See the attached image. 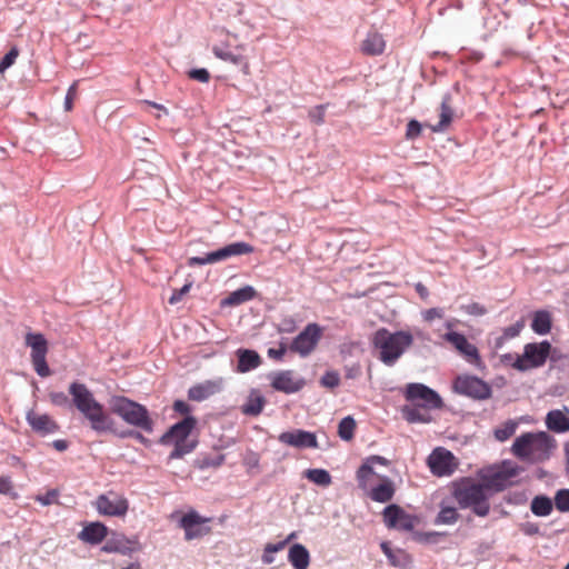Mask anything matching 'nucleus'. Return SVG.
Returning <instances> with one entry per match:
<instances>
[{"mask_svg":"<svg viewBox=\"0 0 569 569\" xmlns=\"http://www.w3.org/2000/svg\"><path fill=\"white\" fill-rule=\"evenodd\" d=\"M109 535L108 527L100 521L88 522L78 533V539L84 543L96 546L102 542Z\"/></svg>","mask_w":569,"mask_h":569,"instance_id":"obj_20","label":"nucleus"},{"mask_svg":"<svg viewBox=\"0 0 569 569\" xmlns=\"http://www.w3.org/2000/svg\"><path fill=\"white\" fill-rule=\"evenodd\" d=\"M556 448V440L549 433L545 431L533 432L531 440V462H543L551 457L553 449Z\"/></svg>","mask_w":569,"mask_h":569,"instance_id":"obj_17","label":"nucleus"},{"mask_svg":"<svg viewBox=\"0 0 569 569\" xmlns=\"http://www.w3.org/2000/svg\"><path fill=\"white\" fill-rule=\"evenodd\" d=\"M517 427H518V425L516 421L508 420L501 427H499L495 430V438L498 441L503 442V441L508 440L511 436H513Z\"/></svg>","mask_w":569,"mask_h":569,"instance_id":"obj_42","label":"nucleus"},{"mask_svg":"<svg viewBox=\"0 0 569 569\" xmlns=\"http://www.w3.org/2000/svg\"><path fill=\"white\" fill-rule=\"evenodd\" d=\"M112 413L120 417L126 423L147 433L153 432V420L147 407L124 396H113L109 401Z\"/></svg>","mask_w":569,"mask_h":569,"instance_id":"obj_5","label":"nucleus"},{"mask_svg":"<svg viewBox=\"0 0 569 569\" xmlns=\"http://www.w3.org/2000/svg\"><path fill=\"white\" fill-rule=\"evenodd\" d=\"M395 492V483L388 477H385L381 483L370 490L369 497L376 502L386 503L393 498Z\"/></svg>","mask_w":569,"mask_h":569,"instance_id":"obj_29","label":"nucleus"},{"mask_svg":"<svg viewBox=\"0 0 569 569\" xmlns=\"http://www.w3.org/2000/svg\"><path fill=\"white\" fill-rule=\"evenodd\" d=\"M26 419L32 430L41 436L51 435L59 430L58 423L47 413L38 415L30 410Z\"/></svg>","mask_w":569,"mask_h":569,"instance_id":"obj_21","label":"nucleus"},{"mask_svg":"<svg viewBox=\"0 0 569 569\" xmlns=\"http://www.w3.org/2000/svg\"><path fill=\"white\" fill-rule=\"evenodd\" d=\"M452 387L455 392L473 400H487L492 395L491 386L488 382L470 375L458 376Z\"/></svg>","mask_w":569,"mask_h":569,"instance_id":"obj_8","label":"nucleus"},{"mask_svg":"<svg viewBox=\"0 0 569 569\" xmlns=\"http://www.w3.org/2000/svg\"><path fill=\"white\" fill-rule=\"evenodd\" d=\"M460 515L457 511V508L442 500L439 503V512L435 518V525H455Z\"/></svg>","mask_w":569,"mask_h":569,"instance_id":"obj_34","label":"nucleus"},{"mask_svg":"<svg viewBox=\"0 0 569 569\" xmlns=\"http://www.w3.org/2000/svg\"><path fill=\"white\" fill-rule=\"evenodd\" d=\"M286 546V541H279L277 543H268L264 548L267 553H274L282 550Z\"/></svg>","mask_w":569,"mask_h":569,"instance_id":"obj_64","label":"nucleus"},{"mask_svg":"<svg viewBox=\"0 0 569 569\" xmlns=\"http://www.w3.org/2000/svg\"><path fill=\"white\" fill-rule=\"evenodd\" d=\"M340 383V376L335 370L326 371L320 378V385L325 388L333 389Z\"/></svg>","mask_w":569,"mask_h":569,"instance_id":"obj_44","label":"nucleus"},{"mask_svg":"<svg viewBox=\"0 0 569 569\" xmlns=\"http://www.w3.org/2000/svg\"><path fill=\"white\" fill-rule=\"evenodd\" d=\"M49 398L51 403L57 407H76L73 400H70L69 397L62 391H52L50 392Z\"/></svg>","mask_w":569,"mask_h":569,"instance_id":"obj_45","label":"nucleus"},{"mask_svg":"<svg viewBox=\"0 0 569 569\" xmlns=\"http://www.w3.org/2000/svg\"><path fill=\"white\" fill-rule=\"evenodd\" d=\"M322 336V328L318 323H308L303 330L293 338L289 350L307 358L317 347Z\"/></svg>","mask_w":569,"mask_h":569,"instance_id":"obj_10","label":"nucleus"},{"mask_svg":"<svg viewBox=\"0 0 569 569\" xmlns=\"http://www.w3.org/2000/svg\"><path fill=\"white\" fill-rule=\"evenodd\" d=\"M428 466L435 476H450L456 469L455 456L445 448H436L428 457Z\"/></svg>","mask_w":569,"mask_h":569,"instance_id":"obj_14","label":"nucleus"},{"mask_svg":"<svg viewBox=\"0 0 569 569\" xmlns=\"http://www.w3.org/2000/svg\"><path fill=\"white\" fill-rule=\"evenodd\" d=\"M371 343L379 350L378 359L392 367L413 343V336L405 330L391 332L387 328H380L372 335Z\"/></svg>","mask_w":569,"mask_h":569,"instance_id":"obj_2","label":"nucleus"},{"mask_svg":"<svg viewBox=\"0 0 569 569\" xmlns=\"http://www.w3.org/2000/svg\"><path fill=\"white\" fill-rule=\"evenodd\" d=\"M531 329L537 335L543 336L551 330V315L547 310H538L533 313Z\"/></svg>","mask_w":569,"mask_h":569,"instance_id":"obj_36","label":"nucleus"},{"mask_svg":"<svg viewBox=\"0 0 569 569\" xmlns=\"http://www.w3.org/2000/svg\"><path fill=\"white\" fill-rule=\"evenodd\" d=\"M266 399L256 389L251 390L247 401L241 406V412L246 416L256 417L261 413Z\"/></svg>","mask_w":569,"mask_h":569,"instance_id":"obj_32","label":"nucleus"},{"mask_svg":"<svg viewBox=\"0 0 569 569\" xmlns=\"http://www.w3.org/2000/svg\"><path fill=\"white\" fill-rule=\"evenodd\" d=\"M519 473V468L510 461H503L499 468L489 469L482 475V483L486 489L502 491L510 485V479Z\"/></svg>","mask_w":569,"mask_h":569,"instance_id":"obj_12","label":"nucleus"},{"mask_svg":"<svg viewBox=\"0 0 569 569\" xmlns=\"http://www.w3.org/2000/svg\"><path fill=\"white\" fill-rule=\"evenodd\" d=\"M278 440L283 445L298 449L318 448L316 433L302 429L283 431L279 435Z\"/></svg>","mask_w":569,"mask_h":569,"instance_id":"obj_18","label":"nucleus"},{"mask_svg":"<svg viewBox=\"0 0 569 569\" xmlns=\"http://www.w3.org/2000/svg\"><path fill=\"white\" fill-rule=\"evenodd\" d=\"M188 76L191 79L197 80L199 82H203V83L208 82L210 79V73L206 68L191 69L188 72Z\"/></svg>","mask_w":569,"mask_h":569,"instance_id":"obj_54","label":"nucleus"},{"mask_svg":"<svg viewBox=\"0 0 569 569\" xmlns=\"http://www.w3.org/2000/svg\"><path fill=\"white\" fill-rule=\"evenodd\" d=\"M69 395L72 396L77 410L89 421L90 428L98 435L111 432L120 439L132 438L133 429L117 430L114 420L108 415L87 387V385L73 381L69 386Z\"/></svg>","mask_w":569,"mask_h":569,"instance_id":"obj_1","label":"nucleus"},{"mask_svg":"<svg viewBox=\"0 0 569 569\" xmlns=\"http://www.w3.org/2000/svg\"><path fill=\"white\" fill-rule=\"evenodd\" d=\"M27 347L31 348V361L34 371L42 378L50 375V368L47 363L46 356L48 352V341L40 332H28L24 338Z\"/></svg>","mask_w":569,"mask_h":569,"instance_id":"obj_9","label":"nucleus"},{"mask_svg":"<svg viewBox=\"0 0 569 569\" xmlns=\"http://www.w3.org/2000/svg\"><path fill=\"white\" fill-rule=\"evenodd\" d=\"M386 49V40L377 30H370L360 44V51L365 56L376 57L383 53Z\"/></svg>","mask_w":569,"mask_h":569,"instance_id":"obj_25","label":"nucleus"},{"mask_svg":"<svg viewBox=\"0 0 569 569\" xmlns=\"http://www.w3.org/2000/svg\"><path fill=\"white\" fill-rule=\"evenodd\" d=\"M445 339L450 342L466 359L476 366L481 363L477 347L468 341L465 335L457 331H449Z\"/></svg>","mask_w":569,"mask_h":569,"instance_id":"obj_19","label":"nucleus"},{"mask_svg":"<svg viewBox=\"0 0 569 569\" xmlns=\"http://www.w3.org/2000/svg\"><path fill=\"white\" fill-rule=\"evenodd\" d=\"M197 426V419L193 416H186L182 420L173 423L159 439L163 446L172 445L173 449L168 456V462L181 459L191 453L198 446L197 439H189L192 430Z\"/></svg>","mask_w":569,"mask_h":569,"instance_id":"obj_4","label":"nucleus"},{"mask_svg":"<svg viewBox=\"0 0 569 569\" xmlns=\"http://www.w3.org/2000/svg\"><path fill=\"white\" fill-rule=\"evenodd\" d=\"M328 104H318L309 110V118L316 124L325 122V113Z\"/></svg>","mask_w":569,"mask_h":569,"instance_id":"obj_48","label":"nucleus"},{"mask_svg":"<svg viewBox=\"0 0 569 569\" xmlns=\"http://www.w3.org/2000/svg\"><path fill=\"white\" fill-rule=\"evenodd\" d=\"M546 426L557 433L569 431V418L559 409L550 410L546 416Z\"/></svg>","mask_w":569,"mask_h":569,"instance_id":"obj_30","label":"nucleus"},{"mask_svg":"<svg viewBox=\"0 0 569 569\" xmlns=\"http://www.w3.org/2000/svg\"><path fill=\"white\" fill-rule=\"evenodd\" d=\"M360 375H361V367L358 363L346 368V378L347 379H357Z\"/></svg>","mask_w":569,"mask_h":569,"instance_id":"obj_63","label":"nucleus"},{"mask_svg":"<svg viewBox=\"0 0 569 569\" xmlns=\"http://www.w3.org/2000/svg\"><path fill=\"white\" fill-rule=\"evenodd\" d=\"M533 432H527L516 438L512 445V453L521 460H529L531 456V440Z\"/></svg>","mask_w":569,"mask_h":569,"instance_id":"obj_33","label":"nucleus"},{"mask_svg":"<svg viewBox=\"0 0 569 569\" xmlns=\"http://www.w3.org/2000/svg\"><path fill=\"white\" fill-rule=\"evenodd\" d=\"M383 522L387 528L399 531H412L417 523V518L405 511L399 505H388L382 511Z\"/></svg>","mask_w":569,"mask_h":569,"instance_id":"obj_13","label":"nucleus"},{"mask_svg":"<svg viewBox=\"0 0 569 569\" xmlns=\"http://www.w3.org/2000/svg\"><path fill=\"white\" fill-rule=\"evenodd\" d=\"M93 507L101 516L123 517L129 510V501L122 495L114 491H108L96 498Z\"/></svg>","mask_w":569,"mask_h":569,"instance_id":"obj_11","label":"nucleus"},{"mask_svg":"<svg viewBox=\"0 0 569 569\" xmlns=\"http://www.w3.org/2000/svg\"><path fill=\"white\" fill-rule=\"evenodd\" d=\"M451 495L460 509L470 508L478 517L489 515V496L483 483L476 482L470 478H461L452 483Z\"/></svg>","mask_w":569,"mask_h":569,"instance_id":"obj_3","label":"nucleus"},{"mask_svg":"<svg viewBox=\"0 0 569 569\" xmlns=\"http://www.w3.org/2000/svg\"><path fill=\"white\" fill-rule=\"evenodd\" d=\"M173 410L180 415L191 416V406L183 400H176L173 402Z\"/></svg>","mask_w":569,"mask_h":569,"instance_id":"obj_60","label":"nucleus"},{"mask_svg":"<svg viewBox=\"0 0 569 569\" xmlns=\"http://www.w3.org/2000/svg\"><path fill=\"white\" fill-rule=\"evenodd\" d=\"M270 385L276 391H280L287 395L296 393L300 391L306 380L303 378H295L292 370H281L269 375Z\"/></svg>","mask_w":569,"mask_h":569,"instance_id":"obj_16","label":"nucleus"},{"mask_svg":"<svg viewBox=\"0 0 569 569\" xmlns=\"http://www.w3.org/2000/svg\"><path fill=\"white\" fill-rule=\"evenodd\" d=\"M372 473H375L373 467L369 463L368 460H366L357 470V479L361 483L366 481V479Z\"/></svg>","mask_w":569,"mask_h":569,"instance_id":"obj_57","label":"nucleus"},{"mask_svg":"<svg viewBox=\"0 0 569 569\" xmlns=\"http://www.w3.org/2000/svg\"><path fill=\"white\" fill-rule=\"evenodd\" d=\"M224 459L226 457L223 453L200 455L194 460V466L200 470L218 468L224 462Z\"/></svg>","mask_w":569,"mask_h":569,"instance_id":"obj_38","label":"nucleus"},{"mask_svg":"<svg viewBox=\"0 0 569 569\" xmlns=\"http://www.w3.org/2000/svg\"><path fill=\"white\" fill-rule=\"evenodd\" d=\"M106 539V543L101 548V551L103 552H118L123 556H130L136 550V548L131 546L134 541L130 540L122 533L112 531Z\"/></svg>","mask_w":569,"mask_h":569,"instance_id":"obj_22","label":"nucleus"},{"mask_svg":"<svg viewBox=\"0 0 569 569\" xmlns=\"http://www.w3.org/2000/svg\"><path fill=\"white\" fill-rule=\"evenodd\" d=\"M76 93H77V84L73 83L69 87L68 91H67V94L64 97V102H63V107H64V110L66 111H70L72 109V106H73V99L76 97Z\"/></svg>","mask_w":569,"mask_h":569,"instance_id":"obj_59","label":"nucleus"},{"mask_svg":"<svg viewBox=\"0 0 569 569\" xmlns=\"http://www.w3.org/2000/svg\"><path fill=\"white\" fill-rule=\"evenodd\" d=\"M356 429V420L351 416H347L342 418L338 426V435L339 437L345 440L349 441L353 438Z\"/></svg>","mask_w":569,"mask_h":569,"instance_id":"obj_41","label":"nucleus"},{"mask_svg":"<svg viewBox=\"0 0 569 569\" xmlns=\"http://www.w3.org/2000/svg\"><path fill=\"white\" fill-rule=\"evenodd\" d=\"M453 114L455 112L451 107V94L446 93L442 97L440 106V120L438 123L430 126L431 131L437 133L445 132L449 128L453 119Z\"/></svg>","mask_w":569,"mask_h":569,"instance_id":"obj_27","label":"nucleus"},{"mask_svg":"<svg viewBox=\"0 0 569 569\" xmlns=\"http://www.w3.org/2000/svg\"><path fill=\"white\" fill-rule=\"evenodd\" d=\"M212 52L218 59L230 62L234 66L242 64L244 61L241 54L230 51L226 46H214L212 48Z\"/></svg>","mask_w":569,"mask_h":569,"instance_id":"obj_39","label":"nucleus"},{"mask_svg":"<svg viewBox=\"0 0 569 569\" xmlns=\"http://www.w3.org/2000/svg\"><path fill=\"white\" fill-rule=\"evenodd\" d=\"M0 495L9 496L11 498H16L18 496L9 476H0Z\"/></svg>","mask_w":569,"mask_h":569,"instance_id":"obj_47","label":"nucleus"},{"mask_svg":"<svg viewBox=\"0 0 569 569\" xmlns=\"http://www.w3.org/2000/svg\"><path fill=\"white\" fill-rule=\"evenodd\" d=\"M222 389V380H206L189 388L188 398L192 401H203Z\"/></svg>","mask_w":569,"mask_h":569,"instance_id":"obj_23","label":"nucleus"},{"mask_svg":"<svg viewBox=\"0 0 569 569\" xmlns=\"http://www.w3.org/2000/svg\"><path fill=\"white\" fill-rule=\"evenodd\" d=\"M306 477L313 483L321 486V487H328L331 485V476L329 471L326 469H308L306 471Z\"/></svg>","mask_w":569,"mask_h":569,"instance_id":"obj_40","label":"nucleus"},{"mask_svg":"<svg viewBox=\"0 0 569 569\" xmlns=\"http://www.w3.org/2000/svg\"><path fill=\"white\" fill-rule=\"evenodd\" d=\"M380 548H381L382 552L386 555V557L388 558V560L391 562V565L398 566V562L396 561V557H395L389 543L383 541V542H381Z\"/></svg>","mask_w":569,"mask_h":569,"instance_id":"obj_62","label":"nucleus"},{"mask_svg":"<svg viewBox=\"0 0 569 569\" xmlns=\"http://www.w3.org/2000/svg\"><path fill=\"white\" fill-rule=\"evenodd\" d=\"M236 356L238 360L236 371L239 373H246L254 370L262 362L260 355L252 349L239 348L236 351Z\"/></svg>","mask_w":569,"mask_h":569,"instance_id":"obj_26","label":"nucleus"},{"mask_svg":"<svg viewBox=\"0 0 569 569\" xmlns=\"http://www.w3.org/2000/svg\"><path fill=\"white\" fill-rule=\"evenodd\" d=\"M212 263H214V261H213L211 252H208V253H206L202 257L196 256V257H190L188 259V266L189 267L203 266V264H212Z\"/></svg>","mask_w":569,"mask_h":569,"instance_id":"obj_53","label":"nucleus"},{"mask_svg":"<svg viewBox=\"0 0 569 569\" xmlns=\"http://www.w3.org/2000/svg\"><path fill=\"white\" fill-rule=\"evenodd\" d=\"M19 56V50L17 47H12L0 60V73L4 72L9 69L16 61Z\"/></svg>","mask_w":569,"mask_h":569,"instance_id":"obj_46","label":"nucleus"},{"mask_svg":"<svg viewBox=\"0 0 569 569\" xmlns=\"http://www.w3.org/2000/svg\"><path fill=\"white\" fill-rule=\"evenodd\" d=\"M555 352L556 350L551 352V343L547 340L527 343L523 348V353L517 357L512 367L522 372L532 368H539L546 363L549 357L555 361Z\"/></svg>","mask_w":569,"mask_h":569,"instance_id":"obj_6","label":"nucleus"},{"mask_svg":"<svg viewBox=\"0 0 569 569\" xmlns=\"http://www.w3.org/2000/svg\"><path fill=\"white\" fill-rule=\"evenodd\" d=\"M253 247L244 241L229 243L218 250L211 251L214 263L227 260L231 257L242 256L253 252Z\"/></svg>","mask_w":569,"mask_h":569,"instance_id":"obj_24","label":"nucleus"},{"mask_svg":"<svg viewBox=\"0 0 569 569\" xmlns=\"http://www.w3.org/2000/svg\"><path fill=\"white\" fill-rule=\"evenodd\" d=\"M423 319L426 321H432L436 318H442L443 317V310L440 308H430L426 310L423 313Z\"/></svg>","mask_w":569,"mask_h":569,"instance_id":"obj_61","label":"nucleus"},{"mask_svg":"<svg viewBox=\"0 0 569 569\" xmlns=\"http://www.w3.org/2000/svg\"><path fill=\"white\" fill-rule=\"evenodd\" d=\"M462 308L470 316L481 317L487 313V309L478 302L469 303Z\"/></svg>","mask_w":569,"mask_h":569,"instance_id":"obj_55","label":"nucleus"},{"mask_svg":"<svg viewBox=\"0 0 569 569\" xmlns=\"http://www.w3.org/2000/svg\"><path fill=\"white\" fill-rule=\"evenodd\" d=\"M558 511L569 512V489H559L553 498Z\"/></svg>","mask_w":569,"mask_h":569,"instance_id":"obj_43","label":"nucleus"},{"mask_svg":"<svg viewBox=\"0 0 569 569\" xmlns=\"http://www.w3.org/2000/svg\"><path fill=\"white\" fill-rule=\"evenodd\" d=\"M553 508V500L545 495L536 496L531 500V512L537 517H547L551 513Z\"/></svg>","mask_w":569,"mask_h":569,"instance_id":"obj_37","label":"nucleus"},{"mask_svg":"<svg viewBox=\"0 0 569 569\" xmlns=\"http://www.w3.org/2000/svg\"><path fill=\"white\" fill-rule=\"evenodd\" d=\"M519 528L523 535L529 536V537L540 533V527L536 522H530V521L522 522V523H520Z\"/></svg>","mask_w":569,"mask_h":569,"instance_id":"obj_58","label":"nucleus"},{"mask_svg":"<svg viewBox=\"0 0 569 569\" xmlns=\"http://www.w3.org/2000/svg\"><path fill=\"white\" fill-rule=\"evenodd\" d=\"M59 497V491L57 489H50L43 495H38L36 497V501L41 503L42 506H50L57 502Z\"/></svg>","mask_w":569,"mask_h":569,"instance_id":"obj_49","label":"nucleus"},{"mask_svg":"<svg viewBox=\"0 0 569 569\" xmlns=\"http://www.w3.org/2000/svg\"><path fill=\"white\" fill-rule=\"evenodd\" d=\"M522 328H523V321L522 320L517 321L516 323L503 329V332H502L503 338H507L509 340V339L518 337L520 335Z\"/></svg>","mask_w":569,"mask_h":569,"instance_id":"obj_52","label":"nucleus"},{"mask_svg":"<svg viewBox=\"0 0 569 569\" xmlns=\"http://www.w3.org/2000/svg\"><path fill=\"white\" fill-rule=\"evenodd\" d=\"M288 349L289 347L284 342H280L278 349L269 348L267 353L269 358L281 361Z\"/></svg>","mask_w":569,"mask_h":569,"instance_id":"obj_56","label":"nucleus"},{"mask_svg":"<svg viewBox=\"0 0 569 569\" xmlns=\"http://www.w3.org/2000/svg\"><path fill=\"white\" fill-rule=\"evenodd\" d=\"M256 290L251 286H244L231 292L223 301L222 305L239 306L254 298Z\"/></svg>","mask_w":569,"mask_h":569,"instance_id":"obj_35","label":"nucleus"},{"mask_svg":"<svg viewBox=\"0 0 569 569\" xmlns=\"http://www.w3.org/2000/svg\"><path fill=\"white\" fill-rule=\"evenodd\" d=\"M288 561L293 569H308L310 552L302 543H293L288 550Z\"/></svg>","mask_w":569,"mask_h":569,"instance_id":"obj_28","label":"nucleus"},{"mask_svg":"<svg viewBox=\"0 0 569 569\" xmlns=\"http://www.w3.org/2000/svg\"><path fill=\"white\" fill-rule=\"evenodd\" d=\"M421 130H422V124L418 120H416V119L410 120L407 124V131H406L407 139H409V140L416 139L417 137L420 136Z\"/></svg>","mask_w":569,"mask_h":569,"instance_id":"obj_50","label":"nucleus"},{"mask_svg":"<svg viewBox=\"0 0 569 569\" xmlns=\"http://www.w3.org/2000/svg\"><path fill=\"white\" fill-rule=\"evenodd\" d=\"M209 519L201 517L197 511L191 510L182 516L179 520V527L184 531L186 540L201 538L210 532V528L206 526Z\"/></svg>","mask_w":569,"mask_h":569,"instance_id":"obj_15","label":"nucleus"},{"mask_svg":"<svg viewBox=\"0 0 569 569\" xmlns=\"http://www.w3.org/2000/svg\"><path fill=\"white\" fill-rule=\"evenodd\" d=\"M429 409L420 407L419 405L403 406L401 412L403 418L409 423H429L432 418L429 413Z\"/></svg>","mask_w":569,"mask_h":569,"instance_id":"obj_31","label":"nucleus"},{"mask_svg":"<svg viewBox=\"0 0 569 569\" xmlns=\"http://www.w3.org/2000/svg\"><path fill=\"white\" fill-rule=\"evenodd\" d=\"M403 396L408 402L429 410L442 409L445 406L442 398L436 390L419 382L408 383Z\"/></svg>","mask_w":569,"mask_h":569,"instance_id":"obj_7","label":"nucleus"},{"mask_svg":"<svg viewBox=\"0 0 569 569\" xmlns=\"http://www.w3.org/2000/svg\"><path fill=\"white\" fill-rule=\"evenodd\" d=\"M191 287H192V282H188L184 286H182L180 289H174L172 291V295L169 298V303L177 305L178 302H180L182 300L183 296L190 291Z\"/></svg>","mask_w":569,"mask_h":569,"instance_id":"obj_51","label":"nucleus"}]
</instances>
